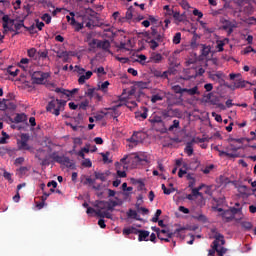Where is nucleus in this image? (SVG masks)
I'll use <instances>...</instances> for the list:
<instances>
[{
  "mask_svg": "<svg viewBox=\"0 0 256 256\" xmlns=\"http://www.w3.org/2000/svg\"><path fill=\"white\" fill-rule=\"evenodd\" d=\"M152 125H161V127H165V122H163V118L161 116L152 115L149 119Z\"/></svg>",
  "mask_w": 256,
  "mask_h": 256,
  "instance_id": "9",
  "label": "nucleus"
},
{
  "mask_svg": "<svg viewBox=\"0 0 256 256\" xmlns=\"http://www.w3.org/2000/svg\"><path fill=\"white\" fill-rule=\"evenodd\" d=\"M96 179H92L91 177H87L84 181V185H94Z\"/></svg>",
  "mask_w": 256,
  "mask_h": 256,
  "instance_id": "61",
  "label": "nucleus"
},
{
  "mask_svg": "<svg viewBox=\"0 0 256 256\" xmlns=\"http://www.w3.org/2000/svg\"><path fill=\"white\" fill-rule=\"evenodd\" d=\"M172 16L175 19V21H183V19L181 18V14L179 12H173Z\"/></svg>",
  "mask_w": 256,
  "mask_h": 256,
  "instance_id": "62",
  "label": "nucleus"
},
{
  "mask_svg": "<svg viewBox=\"0 0 256 256\" xmlns=\"http://www.w3.org/2000/svg\"><path fill=\"white\" fill-rule=\"evenodd\" d=\"M192 13L198 19H203V12L199 11V9L195 8Z\"/></svg>",
  "mask_w": 256,
  "mask_h": 256,
  "instance_id": "50",
  "label": "nucleus"
},
{
  "mask_svg": "<svg viewBox=\"0 0 256 256\" xmlns=\"http://www.w3.org/2000/svg\"><path fill=\"white\" fill-rule=\"evenodd\" d=\"M192 219H195L199 223H209V219L207 216H205L203 213H197L195 215H192Z\"/></svg>",
  "mask_w": 256,
  "mask_h": 256,
  "instance_id": "14",
  "label": "nucleus"
},
{
  "mask_svg": "<svg viewBox=\"0 0 256 256\" xmlns=\"http://www.w3.org/2000/svg\"><path fill=\"white\" fill-rule=\"evenodd\" d=\"M14 27H15L16 31H19L22 27L25 28V24L23 23V20H21L20 22L16 23L14 25Z\"/></svg>",
  "mask_w": 256,
  "mask_h": 256,
  "instance_id": "63",
  "label": "nucleus"
},
{
  "mask_svg": "<svg viewBox=\"0 0 256 256\" xmlns=\"http://www.w3.org/2000/svg\"><path fill=\"white\" fill-rule=\"evenodd\" d=\"M220 215H221L222 219H224V221L226 223H231V221H233V219H235V217L231 213V210H229V209L223 211V213H221Z\"/></svg>",
  "mask_w": 256,
  "mask_h": 256,
  "instance_id": "12",
  "label": "nucleus"
},
{
  "mask_svg": "<svg viewBox=\"0 0 256 256\" xmlns=\"http://www.w3.org/2000/svg\"><path fill=\"white\" fill-rule=\"evenodd\" d=\"M164 11H166V15H168V17H172L173 13L175 12L169 7V5L164 6Z\"/></svg>",
  "mask_w": 256,
  "mask_h": 256,
  "instance_id": "51",
  "label": "nucleus"
},
{
  "mask_svg": "<svg viewBox=\"0 0 256 256\" xmlns=\"http://www.w3.org/2000/svg\"><path fill=\"white\" fill-rule=\"evenodd\" d=\"M162 191L164 192V195H171L173 193V190L171 189H167V187L165 186V184H162Z\"/></svg>",
  "mask_w": 256,
  "mask_h": 256,
  "instance_id": "58",
  "label": "nucleus"
},
{
  "mask_svg": "<svg viewBox=\"0 0 256 256\" xmlns=\"http://www.w3.org/2000/svg\"><path fill=\"white\" fill-rule=\"evenodd\" d=\"M65 105H67V101L52 97V100L48 103L46 110L52 115L59 117V115H61V107H65Z\"/></svg>",
  "mask_w": 256,
  "mask_h": 256,
  "instance_id": "2",
  "label": "nucleus"
},
{
  "mask_svg": "<svg viewBox=\"0 0 256 256\" xmlns=\"http://www.w3.org/2000/svg\"><path fill=\"white\" fill-rule=\"evenodd\" d=\"M184 93H188V95H199V87L198 86H194L193 88H185Z\"/></svg>",
  "mask_w": 256,
  "mask_h": 256,
  "instance_id": "23",
  "label": "nucleus"
},
{
  "mask_svg": "<svg viewBox=\"0 0 256 256\" xmlns=\"http://www.w3.org/2000/svg\"><path fill=\"white\" fill-rule=\"evenodd\" d=\"M152 63H161L163 61V56L159 53L152 54L150 57Z\"/></svg>",
  "mask_w": 256,
  "mask_h": 256,
  "instance_id": "26",
  "label": "nucleus"
},
{
  "mask_svg": "<svg viewBox=\"0 0 256 256\" xmlns=\"http://www.w3.org/2000/svg\"><path fill=\"white\" fill-rule=\"evenodd\" d=\"M249 53H256V50L253 49V47H251V46H247V47L244 49V55H249Z\"/></svg>",
  "mask_w": 256,
  "mask_h": 256,
  "instance_id": "54",
  "label": "nucleus"
},
{
  "mask_svg": "<svg viewBox=\"0 0 256 256\" xmlns=\"http://www.w3.org/2000/svg\"><path fill=\"white\" fill-rule=\"evenodd\" d=\"M87 107H89V100L85 99L79 104V109H82V111H87Z\"/></svg>",
  "mask_w": 256,
  "mask_h": 256,
  "instance_id": "40",
  "label": "nucleus"
},
{
  "mask_svg": "<svg viewBox=\"0 0 256 256\" xmlns=\"http://www.w3.org/2000/svg\"><path fill=\"white\" fill-rule=\"evenodd\" d=\"M248 25H256V18L255 17H249L247 19Z\"/></svg>",
  "mask_w": 256,
  "mask_h": 256,
  "instance_id": "64",
  "label": "nucleus"
},
{
  "mask_svg": "<svg viewBox=\"0 0 256 256\" xmlns=\"http://www.w3.org/2000/svg\"><path fill=\"white\" fill-rule=\"evenodd\" d=\"M225 47V42L223 41H218L217 43V49H218V52L221 53L224 51V48Z\"/></svg>",
  "mask_w": 256,
  "mask_h": 256,
  "instance_id": "55",
  "label": "nucleus"
},
{
  "mask_svg": "<svg viewBox=\"0 0 256 256\" xmlns=\"http://www.w3.org/2000/svg\"><path fill=\"white\" fill-rule=\"evenodd\" d=\"M27 120L25 113L16 114L14 119H11L12 123H24Z\"/></svg>",
  "mask_w": 256,
  "mask_h": 256,
  "instance_id": "15",
  "label": "nucleus"
},
{
  "mask_svg": "<svg viewBox=\"0 0 256 256\" xmlns=\"http://www.w3.org/2000/svg\"><path fill=\"white\" fill-rule=\"evenodd\" d=\"M7 71L12 77H17V75H19V69L13 70V66H10Z\"/></svg>",
  "mask_w": 256,
  "mask_h": 256,
  "instance_id": "45",
  "label": "nucleus"
},
{
  "mask_svg": "<svg viewBox=\"0 0 256 256\" xmlns=\"http://www.w3.org/2000/svg\"><path fill=\"white\" fill-rule=\"evenodd\" d=\"M70 15L72 17L70 25H72V27H74L75 31L78 32L81 29H83V27H84L83 23L76 22V20H75V13L74 12H70Z\"/></svg>",
  "mask_w": 256,
  "mask_h": 256,
  "instance_id": "10",
  "label": "nucleus"
},
{
  "mask_svg": "<svg viewBox=\"0 0 256 256\" xmlns=\"http://www.w3.org/2000/svg\"><path fill=\"white\" fill-rule=\"evenodd\" d=\"M36 27L39 31H43V27H45V23L39 21V19H36Z\"/></svg>",
  "mask_w": 256,
  "mask_h": 256,
  "instance_id": "56",
  "label": "nucleus"
},
{
  "mask_svg": "<svg viewBox=\"0 0 256 256\" xmlns=\"http://www.w3.org/2000/svg\"><path fill=\"white\" fill-rule=\"evenodd\" d=\"M108 175H109V174L103 173V172H94V177H95V179H96V180H99V181H102V182L107 181Z\"/></svg>",
  "mask_w": 256,
  "mask_h": 256,
  "instance_id": "19",
  "label": "nucleus"
},
{
  "mask_svg": "<svg viewBox=\"0 0 256 256\" xmlns=\"http://www.w3.org/2000/svg\"><path fill=\"white\" fill-rule=\"evenodd\" d=\"M50 157H51V159H53V161H55L56 163H60V165H62L64 156H59V154H57V152H53L50 155Z\"/></svg>",
  "mask_w": 256,
  "mask_h": 256,
  "instance_id": "24",
  "label": "nucleus"
},
{
  "mask_svg": "<svg viewBox=\"0 0 256 256\" xmlns=\"http://www.w3.org/2000/svg\"><path fill=\"white\" fill-rule=\"evenodd\" d=\"M2 21H3V29H4V31H11V28H9V25H13V23H15V20L10 19L9 15H4L2 17Z\"/></svg>",
  "mask_w": 256,
  "mask_h": 256,
  "instance_id": "8",
  "label": "nucleus"
},
{
  "mask_svg": "<svg viewBox=\"0 0 256 256\" xmlns=\"http://www.w3.org/2000/svg\"><path fill=\"white\" fill-rule=\"evenodd\" d=\"M229 77H230L231 81H235L234 82V89H245V87H247V85H249L248 81H245V80L241 79V74H239V73L238 74L231 73L229 75Z\"/></svg>",
  "mask_w": 256,
  "mask_h": 256,
  "instance_id": "4",
  "label": "nucleus"
},
{
  "mask_svg": "<svg viewBox=\"0 0 256 256\" xmlns=\"http://www.w3.org/2000/svg\"><path fill=\"white\" fill-rule=\"evenodd\" d=\"M144 37L146 38V43L149 44L150 49L155 51L157 47H159L160 43H163V36L157 30V27H151L150 31L144 33Z\"/></svg>",
  "mask_w": 256,
  "mask_h": 256,
  "instance_id": "1",
  "label": "nucleus"
},
{
  "mask_svg": "<svg viewBox=\"0 0 256 256\" xmlns=\"http://www.w3.org/2000/svg\"><path fill=\"white\" fill-rule=\"evenodd\" d=\"M174 45H179L181 43V32H177L173 37Z\"/></svg>",
  "mask_w": 256,
  "mask_h": 256,
  "instance_id": "42",
  "label": "nucleus"
},
{
  "mask_svg": "<svg viewBox=\"0 0 256 256\" xmlns=\"http://www.w3.org/2000/svg\"><path fill=\"white\" fill-rule=\"evenodd\" d=\"M218 153H219V156L220 157H223V155H225V157H230L232 159H235V157H237L236 154H233V153H229V152H225L223 150H218Z\"/></svg>",
  "mask_w": 256,
  "mask_h": 256,
  "instance_id": "33",
  "label": "nucleus"
},
{
  "mask_svg": "<svg viewBox=\"0 0 256 256\" xmlns=\"http://www.w3.org/2000/svg\"><path fill=\"white\" fill-rule=\"evenodd\" d=\"M95 91H97V88H88L85 92V96L89 97V99H93V97H95Z\"/></svg>",
  "mask_w": 256,
  "mask_h": 256,
  "instance_id": "31",
  "label": "nucleus"
},
{
  "mask_svg": "<svg viewBox=\"0 0 256 256\" xmlns=\"http://www.w3.org/2000/svg\"><path fill=\"white\" fill-rule=\"evenodd\" d=\"M240 225L245 231H251L253 229V224L249 221H242Z\"/></svg>",
  "mask_w": 256,
  "mask_h": 256,
  "instance_id": "28",
  "label": "nucleus"
},
{
  "mask_svg": "<svg viewBox=\"0 0 256 256\" xmlns=\"http://www.w3.org/2000/svg\"><path fill=\"white\" fill-rule=\"evenodd\" d=\"M54 91L55 93H60V99H69L71 97V93L65 88H56Z\"/></svg>",
  "mask_w": 256,
  "mask_h": 256,
  "instance_id": "13",
  "label": "nucleus"
},
{
  "mask_svg": "<svg viewBox=\"0 0 256 256\" xmlns=\"http://www.w3.org/2000/svg\"><path fill=\"white\" fill-rule=\"evenodd\" d=\"M166 235V237H168V239H173V235H175L173 232H169L165 229L160 230V232H158V239H163V236Z\"/></svg>",
  "mask_w": 256,
  "mask_h": 256,
  "instance_id": "18",
  "label": "nucleus"
},
{
  "mask_svg": "<svg viewBox=\"0 0 256 256\" xmlns=\"http://www.w3.org/2000/svg\"><path fill=\"white\" fill-rule=\"evenodd\" d=\"M27 141H29V135L28 134H22L21 135V141L18 143V149L20 151H31V146H29Z\"/></svg>",
  "mask_w": 256,
  "mask_h": 256,
  "instance_id": "6",
  "label": "nucleus"
},
{
  "mask_svg": "<svg viewBox=\"0 0 256 256\" xmlns=\"http://www.w3.org/2000/svg\"><path fill=\"white\" fill-rule=\"evenodd\" d=\"M225 253H227V248H225V247H221L220 249H219V247L217 248L218 256H223V255H225Z\"/></svg>",
  "mask_w": 256,
  "mask_h": 256,
  "instance_id": "57",
  "label": "nucleus"
},
{
  "mask_svg": "<svg viewBox=\"0 0 256 256\" xmlns=\"http://www.w3.org/2000/svg\"><path fill=\"white\" fill-rule=\"evenodd\" d=\"M126 107L128 109H130V111H133V109H135V107H137V102H135V101L128 102L126 104Z\"/></svg>",
  "mask_w": 256,
  "mask_h": 256,
  "instance_id": "53",
  "label": "nucleus"
},
{
  "mask_svg": "<svg viewBox=\"0 0 256 256\" xmlns=\"http://www.w3.org/2000/svg\"><path fill=\"white\" fill-rule=\"evenodd\" d=\"M28 171H29V168H27V166H21L18 169V172L20 173L21 177H23L24 175H27Z\"/></svg>",
  "mask_w": 256,
  "mask_h": 256,
  "instance_id": "48",
  "label": "nucleus"
},
{
  "mask_svg": "<svg viewBox=\"0 0 256 256\" xmlns=\"http://www.w3.org/2000/svg\"><path fill=\"white\" fill-rule=\"evenodd\" d=\"M108 87H109V81H105L100 85L99 89H101V91L106 92Z\"/></svg>",
  "mask_w": 256,
  "mask_h": 256,
  "instance_id": "60",
  "label": "nucleus"
},
{
  "mask_svg": "<svg viewBox=\"0 0 256 256\" xmlns=\"http://www.w3.org/2000/svg\"><path fill=\"white\" fill-rule=\"evenodd\" d=\"M38 55L39 57H41V59H47V57H49V51L47 50L39 51Z\"/></svg>",
  "mask_w": 256,
  "mask_h": 256,
  "instance_id": "52",
  "label": "nucleus"
},
{
  "mask_svg": "<svg viewBox=\"0 0 256 256\" xmlns=\"http://www.w3.org/2000/svg\"><path fill=\"white\" fill-rule=\"evenodd\" d=\"M7 139H9V134L7 132L2 131V137L0 138V145L7 144Z\"/></svg>",
  "mask_w": 256,
  "mask_h": 256,
  "instance_id": "37",
  "label": "nucleus"
},
{
  "mask_svg": "<svg viewBox=\"0 0 256 256\" xmlns=\"http://www.w3.org/2000/svg\"><path fill=\"white\" fill-rule=\"evenodd\" d=\"M6 109H9V104H7V100L6 99H3V100L0 99V110L5 111Z\"/></svg>",
  "mask_w": 256,
  "mask_h": 256,
  "instance_id": "43",
  "label": "nucleus"
},
{
  "mask_svg": "<svg viewBox=\"0 0 256 256\" xmlns=\"http://www.w3.org/2000/svg\"><path fill=\"white\" fill-rule=\"evenodd\" d=\"M161 213H163V211H161V209L156 210V213H155L154 217L152 218V223H157V221H159V217H161Z\"/></svg>",
  "mask_w": 256,
  "mask_h": 256,
  "instance_id": "44",
  "label": "nucleus"
},
{
  "mask_svg": "<svg viewBox=\"0 0 256 256\" xmlns=\"http://www.w3.org/2000/svg\"><path fill=\"white\" fill-rule=\"evenodd\" d=\"M212 169H215V165L211 164L209 166H206L205 169H203L204 175H209L211 173Z\"/></svg>",
  "mask_w": 256,
  "mask_h": 256,
  "instance_id": "49",
  "label": "nucleus"
},
{
  "mask_svg": "<svg viewBox=\"0 0 256 256\" xmlns=\"http://www.w3.org/2000/svg\"><path fill=\"white\" fill-rule=\"evenodd\" d=\"M135 159H137V161H139V163H149V157L145 153L137 155L135 157Z\"/></svg>",
  "mask_w": 256,
  "mask_h": 256,
  "instance_id": "25",
  "label": "nucleus"
},
{
  "mask_svg": "<svg viewBox=\"0 0 256 256\" xmlns=\"http://www.w3.org/2000/svg\"><path fill=\"white\" fill-rule=\"evenodd\" d=\"M210 53H211V47L202 45V49H201L202 57H208Z\"/></svg>",
  "mask_w": 256,
  "mask_h": 256,
  "instance_id": "30",
  "label": "nucleus"
},
{
  "mask_svg": "<svg viewBox=\"0 0 256 256\" xmlns=\"http://www.w3.org/2000/svg\"><path fill=\"white\" fill-rule=\"evenodd\" d=\"M146 134L142 131L134 132L133 135L128 139L129 143H133L134 145H137V143H143V140L145 139Z\"/></svg>",
  "mask_w": 256,
  "mask_h": 256,
  "instance_id": "5",
  "label": "nucleus"
},
{
  "mask_svg": "<svg viewBox=\"0 0 256 256\" xmlns=\"http://www.w3.org/2000/svg\"><path fill=\"white\" fill-rule=\"evenodd\" d=\"M28 57H31L32 59H35V56L37 55V49L31 48L27 51Z\"/></svg>",
  "mask_w": 256,
  "mask_h": 256,
  "instance_id": "47",
  "label": "nucleus"
},
{
  "mask_svg": "<svg viewBox=\"0 0 256 256\" xmlns=\"http://www.w3.org/2000/svg\"><path fill=\"white\" fill-rule=\"evenodd\" d=\"M49 77V73L42 71H35L31 74L33 85H43L45 79Z\"/></svg>",
  "mask_w": 256,
  "mask_h": 256,
  "instance_id": "3",
  "label": "nucleus"
},
{
  "mask_svg": "<svg viewBox=\"0 0 256 256\" xmlns=\"http://www.w3.org/2000/svg\"><path fill=\"white\" fill-rule=\"evenodd\" d=\"M157 101H163V96H161V94L152 95L151 103H157Z\"/></svg>",
  "mask_w": 256,
  "mask_h": 256,
  "instance_id": "41",
  "label": "nucleus"
},
{
  "mask_svg": "<svg viewBox=\"0 0 256 256\" xmlns=\"http://www.w3.org/2000/svg\"><path fill=\"white\" fill-rule=\"evenodd\" d=\"M127 218L128 219H135L136 221H141V218L139 217V214H137V211L133 209H129L127 211Z\"/></svg>",
  "mask_w": 256,
  "mask_h": 256,
  "instance_id": "17",
  "label": "nucleus"
},
{
  "mask_svg": "<svg viewBox=\"0 0 256 256\" xmlns=\"http://www.w3.org/2000/svg\"><path fill=\"white\" fill-rule=\"evenodd\" d=\"M149 231L142 230L138 235V241H149Z\"/></svg>",
  "mask_w": 256,
  "mask_h": 256,
  "instance_id": "22",
  "label": "nucleus"
},
{
  "mask_svg": "<svg viewBox=\"0 0 256 256\" xmlns=\"http://www.w3.org/2000/svg\"><path fill=\"white\" fill-rule=\"evenodd\" d=\"M214 241H216V243H218V247H219V241L221 243V245H225V236H223V234L216 232L214 235Z\"/></svg>",
  "mask_w": 256,
  "mask_h": 256,
  "instance_id": "21",
  "label": "nucleus"
},
{
  "mask_svg": "<svg viewBox=\"0 0 256 256\" xmlns=\"http://www.w3.org/2000/svg\"><path fill=\"white\" fill-rule=\"evenodd\" d=\"M135 11V8L133 6H130L126 12V19L131 20L133 19V12Z\"/></svg>",
  "mask_w": 256,
  "mask_h": 256,
  "instance_id": "38",
  "label": "nucleus"
},
{
  "mask_svg": "<svg viewBox=\"0 0 256 256\" xmlns=\"http://www.w3.org/2000/svg\"><path fill=\"white\" fill-rule=\"evenodd\" d=\"M91 77H93V72L87 71L85 73V75H81L79 77V79H78L79 85H83L85 83V81H87L88 79H91Z\"/></svg>",
  "mask_w": 256,
  "mask_h": 256,
  "instance_id": "16",
  "label": "nucleus"
},
{
  "mask_svg": "<svg viewBox=\"0 0 256 256\" xmlns=\"http://www.w3.org/2000/svg\"><path fill=\"white\" fill-rule=\"evenodd\" d=\"M95 207H97V209H100L102 211H104V209H107L108 211H111L113 209V207L111 206V203L107 201H99L97 202Z\"/></svg>",
  "mask_w": 256,
  "mask_h": 256,
  "instance_id": "11",
  "label": "nucleus"
},
{
  "mask_svg": "<svg viewBox=\"0 0 256 256\" xmlns=\"http://www.w3.org/2000/svg\"><path fill=\"white\" fill-rule=\"evenodd\" d=\"M90 49H97V47L99 46V39H92L89 43H88Z\"/></svg>",
  "mask_w": 256,
  "mask_h": 256,
  "instance_id": "39",
  "label": "nucleus"
},
{
  "mask_svg": "<svg viewBox=\"0 0 256 256\" xmlns=\"http://www.w3.org/2000/svg\"><path fill=\"white\" fill-rule=\"evenodd\" d=\"M62 165H65L66 167H73V162L69 157L64 156V158L62 159Z\"/></svg>",
  "mask_w": 256,
  "mask_h": 256,
  "instance_id": "35",
  "label": "nucleus"
},
{
  "mask_svg": "<svg viewBox=\"0 0 256 256\" xmlns=\"http://www.w3.org/2000/svg\"><path fill=\"white\" fill-rule=\"evenodd\" d=\"M172 91H174V93L183 95V93H185V88H181L179 85H174L172 86Z\"/></svg>",
  "mask_w": 256,
  "mask_h": 256,
  "instance_id": "34",
  "label": "nucleus"
},
{
  "mask_svg": "<svg viewBox=\"0 0 256 256\" xmlns=\"http://www.w3.org/2000/svg\"><path fill=\"white\" fill-rule=\"evenodd\" d=\"M229 211L232 213V216H234V218H235L236 215L243 214V207H240V208L230 207Z\"/></svg>",
  "mask_w": 256,
  "mask_h": 256,
  "instance_id": "27",
  "label": "nucleus"
},
{
  "mask_svg": "<svg viewBox=\"0 0 256 256\" xmlns=\"http://www.w3.org/2000/svg\"><path fill=\"white\" fill-rule=\"evenodd\" d=\"M97 49H102V51H106L107 53H111V42L109 40H98Z\"/></svg>",
  "mask_w": 256,
  "mask_h": 256,
  "instance_id": "7",
  "label": "nucleus"
},
{
  "mask_svg": "<svg viewBox=\"0 0 256 256\" xmlns=\"http://www.w3.org/2000/svg\"><path fill=\"white\" fill-rule=\"evenodd\" d=\"M62 165H65L66 167H73V162L69 157L64 156V158L62 159Z\"/></svg>",
  "mask_w": 256,
  "mask_h": 256,
  "instance_id": "36",
  "label": "nucleus"
},
{
  "mask_svg": "<svg viewBox=\"0 0 256 256\" xmlns=\"http://www.w3.org/2000/svg\"><path fill=\"white\" fill-rule=\"evenodd\" d=\"M219 247V244L217 241L212 242V249L208 251V256H215V253H217V248Z\"/></svg>",
  "mask_w": 256,
  "mask_h": 256,
  "instance_id": "29",
  "label": "nucleus"
},
{
  "mask_svg": "<svg viewBox=\"0 0 256 256\" xmlns=\"http://www.w3.org/2000/svg\"><path fill=\"white\" fill-rule=\"evenodd\" d=\"M193 143H195V139H192L191 142H188L185 147V153L188 155V157H191L193 155Z\"/></svg>",
  "mask_w": 256,
  "mask_h": 256,
  "instance_id": "20",
  "label": "nucleus"
},
{
  "mask_svg": "<svg viewBox=\"0 0 256 256\" xmlns=\"http://www.w3.org/2000/svg\"><path fill=\"white\" fill-rule=\"evenodd\" d=\"M93 166V163L91 162L90 159H85L83 162H82V167H92Z\"/></svg>",
  "mask_w": 256,
  "mask_h": 256,
  "instance_id": "59",
  "label": "nucleus"
},
{
  "mask_svg": "<svg viewBox=\"0 0 256 256\" xmlns=\"http://www.w3.org/2000/svg\"><path fill=\"white\" fill-rule=\"evenodd\" d=\"M42 21L46 22V25H49V23H51V15H49L48 13H45L41 16Z\"/></svg>",
  "mask_w": 256,
  "mask_h": 256,
  "instance_id": "46",
  "label": "nucleus"
},
{
  "mask_svg": "<svg viewBox=\"0 0 256 256\" xmlns=\"http://www.w3.org/2000/svg\"><path fill=\"white\" fill-rule=\"evenodd\" d=\"M238 192L241 193V195H247L249 193V187L245 185H239Z\"/></svg>",
  "mask_w": 256,
  "mask_h": 256,
  "instance_id": "32",
  "label": "nucleus"
}]
</instances>
